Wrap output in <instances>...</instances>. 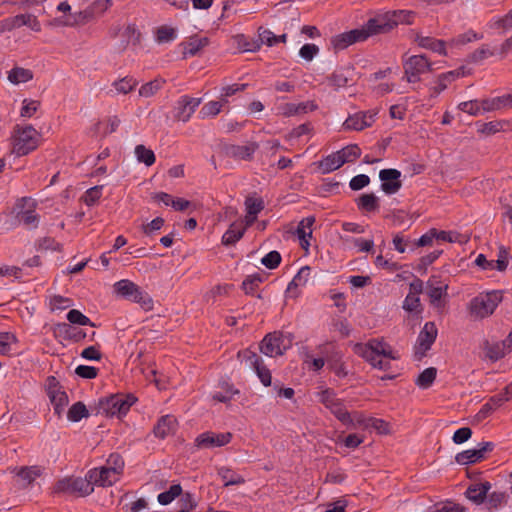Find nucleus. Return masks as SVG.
Segmentation results:
<instances>
[{"label": "nucleus", "mask_w": 512, "mask_h": 512, "mask_svg": "<svg viewBox=\"0 0 512 512\" xmlns=\"http://www.w3.org/2000/svg\"><path fill=\"white\" fill-rule=\"evenodd\" d=\"M415 14L407 10H393L378 14L369 19V26L375 30V35L390 32L399 24H411Z\"/></svg>", "instance_id": "nucleus-1"}, {"label": "nucleus", "mask_w": 512, "mask_h": 512, "mask_svg": "<svg viewBox=\"0 0 512 512\" xmlns=\"http://www.w3.org/2000/svg\"><path fill=\"white\" fill-rule=\"evenodd\" d=\"M136 401L137 398L133 394H113L109 397L99 399L97 414H103L109 417H121L129 411L130 407Z\"/></svg>", "instance_id": "nucleus-2"}, {"label": "nucleus", "mask_w": 512, "mask_h": 512, "mask_svg": "<svg viewBox=\"0 0 512 512\" xmlns=\"http://www.w3.org/2000/svg\"><path fill=\"white\" fill-rule=\"evenodd\" d=\"M36 202L30 197H21L16 200L11 213L14 214V220L10 222L7 229L17 227L23 223L27 228H37L39 215L35 212Z\"/></svg>", "instance_id": "nucleus-3"}, {"label": "nucleus", "mask_w": 512, "mask_h": 512, "mask_svg": "<svg viewBox=\"0 0 512 512\" xmlns=\"http://www.w3.org/2000/svg\"><path fill=\"white\" fill-rule=\"evenodd\" d=\"M114 290L121 297L138 303L145 311L153 309V299L150 295L128 279L117 281Z\"/></svg>", "instance_id": "nucleus-4"}, {"label": "nucleus", "mask_w": 512, "mask_h": 512, "mask_svg": "<svg viewBox=\"0 0 512 512\" xmlns=\"http://www.w3.org/2000/svg\"><path fill=\"white\" fill-rule=\"evenodd\" d=\"M354 351L357 355L365 359L366 361H373L375 359L386 357L392 360H396L399 357L394 354L391 346L386 343L383 339H370L367 343H358L354 347Z\"/></svg>", "instance_id": "nucleus-5"}, {"label": "nucleus", "mask_w": 512, "mask_h": 512, "mask_svg": "<svg viewBox=\"0 0 512 512\" xmlns=\"http://www.w3.org/2000/svg\"><path fill=\"white\" fill-rule=\"evenodd\" d=\"M292 342L293 335L291 333L274 331L263 338L260 343V351L269 357L279 356L291 347Z\"/></svg>", "instance_id": "nucleus-6"}, {"label": "nucleus", "mask_w": 512, "mask_h": 512, "mask_svg": "<svg viewBox=\"0 0 512 512\" xmlns=\"http://www.w3.org/2000/svg\"><path fill=\"white\" fill-rule=\"evenodd\" d=\"M502 301L501 291H491L485 295L477 296L470 302V314L475 319H483L495 311Z\"/></svg>", "instance_id": "nucleus-7"}, {"label": "nucleus", "mask_w": 512, "mask_h": 512, "mask_svg": "<svg viewBox=\"0 0 512 512\" xmlns=\"http://www.w3.org/2000/svg\"><path fill=\"white\" fill-rule=\"evenodd\" d=\"M40 134L37 130L27 125L23 128L17 129V133L14 136L13 152L17 156H24L34 151L39 145Z\"/></svg>", "instance_id": "nucleus-8"}, {"label": "nucleus", "mask_w": 512, "mask_h": 512, "mask_svg": "<svg viewBox=\"0 0 512 512\" xmlns=\"http://www.w3.org/2000/svg\"><path fill=\"white\" fill-rule=\"evenodd\" d=\"M319 401L345 426L353 425L352 414L344 405V401L336 397L334 390L327 388L319 393Z\"/></svg>", "instance_id": "nucleus-9"}, {"label": "nucleus", "mask_w": 512, "mask_h": 512, "mask_svg": "<svg viewBox=\"0 0 512 512\" xmlns=\"http://www.w3.org/2000/svg\"><path fill=\"white\" fill-rule=\"evenodd\" d=\"M372 35H375V30L373 27L369 26L368 20L361 28L353 29L334 36L331 39V44L335 50H343L356 42L365 41Z\"/></svg>", "instance_id": "nucleus-10"}, {"label": "nucleus", "mask_w": 512, "mask_h": 512, "mask_svg": "<svg viewBox=\"0 0 512 512\" xmlns=\"http://www.w3.org/2000/svg\"><path fill=\"white\" fill-rule=\"evenodd\" d=\"M93 491L94 487L92 486L88 474L86 475L85 478L67 477L57 481L55 485V492L57 493H68L76 494L78 496H87L90 495Z\"/></svg>", "instance_id": "nucleus-11"}, {"label": "nucleus", "mask_w": 512, "mask_h": 512, "mask_svg": "<svg viewBox=\"0 0 512 512\" xmlns=\"http://www.w3.org/2000/svg\"><path fill=\"white\" fill-rule=\"evenodd\" d=\"M404 77L409 83H416L420 75L432 71V63L425 55H413L403 62Z\"/></svg>", "instance_id": "nucleus-12"}, {"label": "nucleus", "mask_w": 512, "mask_h": 512, "mask_svg": "<svg viewBox=\"0 0 512 512\" xmlns=\"http://www.w3.org/2000/svg\"><path fill=\"white\" fill-rule=\"evenodd\" d=\"M437 334L438 329L434 322L429 321L424 324L414 346L415 355L419 360L426 356V353L431 349Z\"/></svg>", "instance_id": "nucleus-13"}, {"label": "nucleus", "mask_w": 512, "mask_h": 512, "mask_svg": "<svg viewBox=\"0 0 512 512\" xmlns=\"http://www.w3.org/2000/svg\"><path fill=\"white\" fill-rule=\"evenodd\" d=\"M239 357H243L245 362L256 372L261 383L268 387L272 384V375L270 370L263 364L262 358L250 350H244L238 353Z\"/></svg>", "instance_id": "nucleus-14"}, {"label": "nucleus", "mask_w": 512, "mask_h": 512, "mask_svg": "<svg viewBox=\"0 0 512 512\" xmlns=\"http://www.w3.org/2000/svg\"><path fill=\"white\" fill-rule=\"evenodd\" d=\"M232 439V433H215V432H204L198 435L195 439V445L198 448L210 449L215 447H222L230 443Z\"/></svg>", "instance_id": "nucleus-15"}, {"label": "nucleus", "mask_w": 512, "mask_h": 512, "mask_svg": "<svg viewBox=\"0 0 512 512\" xmlns=\"http://www.w3.org/2000/svg\"><path fill=\"white\" fill-rule=\"evenodd\" d=\"M401 172L394 168L382 169L379 172V179L381 180V189L387 195L397 193L401 187Z\"/></svg>", "instance_id": "nucleus-16"}, {"label": "nucleus", "mask_w": 512, "mask_h": 512, "mask_svg": "<svg viewBox=\"0 0 512 512\" xmlns=\"http://www.w3.org/2000/svg\"><path fill=\"white\" fill-rule=\"evenodd\" d=\"M201 98H194L188 95L181 96L176 102L175 106V119L187 122L196 108L201 104Z\"/></svg>", "instance_id": "nucleus-17"}, {"label": "nucleus", "mask_w": 512, "mask_h": 512, "mask_svg": "<svg viewBox=\"0 0 512 512\" xmlns=\"http://www.w3.org/2000/svg\"><path fill=\"white\" fill-rule=\"evenodd\" d=\"M376 113L373 111H360L350 115L343 123L344 130L361 131L372 126L375 122Z\"/></svg>", "instance_id": "nucleus-18"}, {"label": "nucleus", "mask_w": 512, "mask_h": 512, "mask_svg": "<svg viewBox=\"0 0 512 512\" xmlns=\"http://www.w3.org/2000/svg\"><path fill=\"white\" fill-rule=\"evenodd\" d=\"M355 70L352 66H342L337 68L330 76L327 77V81L330 86L334 87L335 90L350 86L354 83Z\"/></svg>", "instance_id": "nucleus-19"}, {"label": "nucleus", "mask_w": 512, "mask_h": 512, "mask_svg": "<svg viewBox=\"0 0 512 512\" xmlns=\"http://www.w3.org/2000/svg\"><path fill=\"white\" fill-rule=\"evenodd\" d=\"M257 149L258 144L254 142L247 145L225 144L222 147L225 156L236 160H251Z\"/></svg>", "instance_id": "nucleus-20"}, {"label": "nucleus", "mask_w": 512, "mask_h": 512, "mask_svg": "<svg viewBox=\"0 0 512 512\" xmlns=\"http://www.w3.org/2000/svg\"><path fill=\"white\" fill-rule=\"evenodd\" d=\"M119 475V473L112 472V470L106 466L94 468L88 472V477L91 480L92 486H111L118 481Z\"/></svg>", "instance_id": "nucleus-21"}, {"label": "nucleus", "mask_w": 512, "mask_h": 512, "mask_svg": "<svg viewBox=\"0 0 512 512\" xmlns=\"http://www.w3.org/2000/svg\"><path fill=\"white\" fill-rule=\"evenodd\" d=\"M439 283H440V281L438 280V277L434 276V275L431 276L426 283L427 294L430 298V302L432 305H434L436 307L443 306L441 300L444 296L447 295V289H448L447 284L437 286V284H439Z\"/></svg>", "instance_id": "nucleus-22"}, {"label": "nucleus", "mask_w": 512, "mask_h": 512, "mask_svg": "<svg viewBox=\"0 0 512 512\" xmlns=\"http://www.w3.org/2000/svg\"><path fill=\"white\" fill-rule=\"evenodd\" d=\"M491 489V483L485 481L483 483H475L468 486L465 496L476 505H481L485 502L487 493Z\"/></svg>", "instance_id": "nucleus-23"}, {"label": "nucleus", "mask_w": 512, "mask_h": 512, "mask_svg": "<svg viewBox=\"0 0 512 512\" xmlns=\"http://www.w3.org/2000/svg\"><path fill=\"white\" fill-rule=\"evenodd\" d=\"M176 423V418L172 415H164L160 417L153 428L155 437L159 439L166 438L175 431Z\"/></svg>", "instance_id": "nucleus-24"}, {"label": "nucleus", "mask_w": 512, "mask_h": 512, "mask_svg": "<svg viewBox=\"0 0 512 512\" xmlns=\"http://www.w3.org/2000/svg\"><path fill=\"white\" fill-rule=\"evenodd\" d=\"M11 30L20 28L22 26H28L35 32L41 31V24L37 20L36 16L31 14H18L13 17H8Z\"/></svg>", "instance_id": "nucleus-25"}, {"label": "nucleus", "mask_w": 512, "mask_h": 512, "mask_svg": "<svg viewBox=\"0 0 512 512\" xmlns=\"http://www.w3.org/2000/svg\"><path fill=\"white\" fill-rule=\"evenodd\" d=\"M509 398L505 394H496L489 398V400L481 407L476 414L477 421H483L497 408L502 406Z\"/></svg>", "instance_id": "nucleus-26"}, {"label": "nucleus", "mask_w": 512, "mask_h": 512, "mask_svg": "<svg viewBox=\"0 0 512 512\" xmlns=\"http://www.w3.org/2000/svg\"><path fill=\"white\" fill-rule=\"evenodd\" d=\"M310 274L311 268L309 266L302 267L288 284L286 292L290 293L294 298L298 297L299 293L296 291V289L307 284Z\"/></svg>", "instance_id": "nucleus-27"}, {"label": "nucleus", "mask_w": 512, "mask_h": 512, "mask_svg": "<svg viewBox=\"0 0 512 512\" xmlns=\"http://www.w3.org/2000/svg\"><path fill=\"white\" fill-rule=\"evenodd\" d=\"M483 111H495L506 107H512V95L507 94L492 99L481 101Z\"/></svg>", "instance_id": "nucleus-28"}, {"label": "nucleus", "mask_w": 512, "mask_h": 512, "mask_svg": "<svg viewBox=\"0 0 512 512\" xmlns=\"http://www.w3.org/2000/svg\"><path fill=\"white\" fill-rule=\"evenodd\" d=\"M416 42L424 49L431 50L441 55H446L445 41L429 36H417Z\"/></svg>", "instance_id": "nucleus-29"}, {"label": "nucleus", "mask_w": 512, "mask_h": 512, "mask_svg": "<svg viewBox=\"0 0 512 512\" xmlns=\"http://www.w3.org/2000/svg\"><path fill=\"white\" fill-rule=\"evenodd\" d=\"M342 165H344V160L341 158L339 151H337L323 158L319 162L318 167L323 174H327L339 169Z\"/></svg>", "instance_id": "nucleus-30"}, {"label": "nucleus", "mask_w": 512, "mask_h": 512, "mask_svg": "<svg viewBox=\"0 0 512 512\" xmlns=\"http://www.w3.org/2000/svg\"><path fill=\"white\" fill-rule=\"evenodd\" d=\"M317 105L313 101H307L302 103H287L283 106L282 111L285 116H293L298 114H304L308 111H314L317 109Z\"/></svg>", "instance_id": "nucleus-31"}, {"label": "nucleus", "mask_w": 512, "mask_h": 512, "mask_svg": "<svg viewBox=\"0 0 512 512\" xmlns=\"http://www.w3.org/2000/svg\"><path fill=\"white\" fill-rule=\"evenodd\" d=\"M357 208L364 212H374L379 209V199L374 193L361 194L356 199Z\"/></svg>", "instance_id": "nucleus-32"}, {"label": "nucleus", "mask_w": 512, "mask_h": 512, "mask_svg": "<svg viewBox=\"0 0 512 512\" xmlns=\"http://www.w3.org/2000/svg\"><path fill=\"white\" fill-rule=\"evenodd\" d=\"M508 502V495L506 492L501 491H493L492 493H487V497L485 500L486 508L489 512L498 510L502 506H505Z\"/></svg>", "instance_id": "nucleus-33"}, {"label": "nucleus", "mask_w": 512, "mask_h": 512, "mask_svg": "<svg viewBox=\"0 0 512 512\" xmlns=\"http://www.w3.org/2000/svg\"><path fill=\"white\" fill-rule=\"evenodd\" d=\"M112 6V0H96L85 10L80 11L84 18H94L102 15Z\"/></svg>", "instance_id": "nucleus-34"}, {"label": "nucleus", "mask_w": 512, "mask_h": 512, "mask_svg": "<svg viewBox=\"0 0 512 512\" xmlns=\"http://www.w3.org/2000/svg\"><path fill=\"white\" fill-rule=\"evenodd\" d=\"M245 207L247 211V225H250L254 221L256 215L264 209V201L262 198L248 196L245 199Z\"/></svg>", "instance_id": "nucleus-35"}, {"label": "nucleus", "mask_w": 512, "mask_h": 512, "mask_svg": "<svg viewBox=\"0 0 512 512\" xmlns=\"http://www.w3.org/2000/svg\"><path fill=\"white\" fill-rule=\"evenodd\" d=\"M33 72L23 67H14L8 72V80L14 85L29 82L33 79Z\"/></svg>", "instance_id": "nucleus-36"}, {"label": "nucleus", "mask_w": 512, "mask_h": 512, "mask_svg": "<svg viewBox=\"0 0 512 512\" xmlns=\"http://www.w3.org/2000/svg\"><path fill=\"white\" fill-rule=\"evenodd\" d=\"M48 397L54 407V412L58 416L63 412L64 407L68 404V395L61 389L48 391Z\"/></svg>", "instance_id": "nucleus-37"}, {"label": "nucleus", "mask_w": 512, "mask_h": 512, "mask_svg": "<svg viewBox=\"0 0 512 512\" xmlns=\"http://www.w3.org/2000/svg\"><path fill=\"white\" fill-rule=\"evenodd\" d=\"M246 228L233 223L229 229L222 236V244L225 246H232L238 242L244 235Z\"/></svg>", "instance_id": "nucleus-38"}, {"label": "nucleus", "mask_w": 512, "mask_h": 512, "mask_svg": "<svg viewBox=\"0 0 512 512\" xmlns=\"http://www.w3.org/2000/svg\"><path fill=\"white\" fill-rule=\"evenodd\" d=\"M485 355L491 361L495 362L502 359L506 355L505 343H490L488 340L484 342Z\"/></svg>", "instance_id": "nucleus-39"}, {"label": "nucleus", "mask_w": 512, "mask_h": 512, "mask_svg": "<svg viewBox=\"0 0 512 512\" xmlns=\"http://www.w3.org/2000/svg\"><path fill=\"white\" fill-rule=\"evenodd\" d=\"M258 35L262 44L272 47L278 43H286L287 34L276 36L271 30L259 27Z\"/></svg>", "instance_id": "nucleus-40"}, {"label": "nucleus", "mask_w": 512, "mask_h": 512, "mask_svg": "<svg viewBox=\"0 0 512 512\" xmlns=\"http://www.w3.org/2000/svg\"><path fill=\"white\" fill-rule=\"evenodd\" d=\"M477 448L459 452L455 456V461L460 465H469L482 461V454Z\"/></svg>", "instance_id": "nucleus-41"}, {"label": "nucleus", "mask_w": 512, "mask_h": 512, "mask_svg": "<svg viewBox=\"0 0 512 512\" xmlns=\"http://www.w3.org/2000/svg\"><path fill=\"white\" fill-rule=\"evenodd\" d=\"M218 475L224 482V486L240 485L245 483V479L228 467H221L218 469Z\"/></svg>", "instance_id": "nucleus-42"}, {"label": "nucleus", "mask_w": 512, "mask_h": 512, "mask_svg": "<svg viewBox=\"0 0 512 512\" xmlns=\"http://www.w3.org/2000/svg\"><path fill=\"white\" fill-rule=\"evenodd\" d=\"M455 81V75L453 72H446L438 75L437 85L430 89V96L437 97L442 91H444L448 84Z\"/></svg>", "instance_id": "nucleus-43"}, {"label": "nucleus", "mask_w": 512, "mask_h": 512, "mask_svg": "<svg viewBox=\"0 0 512 512\" xmlns=\"http://www.w3.org/2000/svg\"><path fill=\"white\" fill-rule=\"evenodd\" d=\"M437 375V369L434 367H429L424 369L417 379L415 380V384L422 388L427 389L429 388L435 381Z\"/></svg>", "instance_id": "nucleus-44"}, {"label": "nucleus", "mask_w": 512, "mask_h": 512, "mask_svg": "<svg viewBox=\"0 0 512 512\" xmlns=\"http://www.w3.org/2000/svg\"><path fill=\"white\" fill-rule=\"evenodd\" d=\"M89 411L81 401L74 403L68 410L67 417L72 422H79L82 418H87Z\"/></svg>", "instance_id": "nucleus-45"}, {"label": "nucleus", "mask_w": 512, "mask_h": 512, "mask_svg": "<svg viewBox=\"0 0 512 512\" xmlns=\"http://www.w3.org/2000/svg\"><path fill=\"white\" fill-rule=\"evenodd\" d=\"M135 155L140 163H144L148 167L153 165L156 160L154 152L146 148L143 144H139L135 147Z\"/></svg>", "instance_id": "nucleus-46"}, {"label": "nucleus", "mask_w": 512, "mask_h": 512, "mask_svg": "<svg viewBox=\"0 0 512 512\" xmlns=\"http://www.w3.org/2000/svg\"><path fill=\"white\" fill-rule=\"evenodd\" d=\"M182 494V487L180 484H173L167 491L160 493L157 497L161 505L170 504L175 498Z\"/></svg>", "instance_id": "nucleus-47"}, {"label": "nucleus", "mask_w": 512, "mask_h": 512, "mask_svg": "<svg viewBox=\"0 0 512 512\" xmlns=\"http://www.w3.org/2000/svg\"><path fill=\"white\" fill-rule=\"evenodd\" d=\"M165 80L156 78L148 83L142 85L139 89V95L142 97H151L156 94L164 85Z\"/></svg>", "instance_id": "nucleus-48"}, {"label": "nucleus", "mask_w": 512, "mask_h": 512, "mask_svg": "<svg viewBox=\"0 0 512 512\" xmlns=\"http://www.w3.org/2000/svg\"><path fill=\"white\" fill-rule=\"evenodd\" d=\"M58 328L64 331L66 339L73 340L74 342H80L87 336L85 331L73 328L67 323L58 324Z\"/></svg>", "instance_id": "nucleus-49"}, {"label": "nucleus", "mask_w": 512, "mask_h": 512, "mask_svg": "<svg viewBox=\"0 0 512 512\" xmlns=\"http://www.w3.org/2000/svg\"><path fill=\"white\" fill-rule=\"evenodd\" d=\"M221 388L223 389V391H217L212 396L213 400L221 403L229 402L233 398L234 394L239 393L238 390H235L233 388V385H230L227 382H223Z\"/></svg>", "instance_id": "nucleus-50"}, {"label": "nucleus", "mask_w": 512, "mask_h": 512, "mask_svg": "<svg viewBox=\"0 0 512 512\" xmlns=\"http://www.w3.org/2000/svg\"><path fill=\"white\" fill-rule=\"evenodd\" d=\"M123 36L126 38V41L122 44L120 48V52L124 51L128 45V43L131 41L134 45H137L140 43L141 39V33L137 30L136 26L134 24H129L124 32Z\"/></svg>", "instance_id": "nucleus-51"}, {"label": "nucleus", "mask_w": 512, "mask_h": 512, "mask_svg": "<svg viewBox=\"0 0 512 512\" xmlns=\"http://www.w3.org/2000/svg\"><path fill=\"white\" fill-rule=\"evenodd\" d=\"M40 475L41 469L38 466L22 467L17 472V476H19L23 481H25L26 485L32 484L34 480Z\"/></svg>", "instance_id": "nucleus-52"}, {"label": "nucleus", "mask_w": 512, "mask_h": 512, "mask_svg": "<svg viewBox=\"0 0 512 512\" xmlns=\"http://www.w3.org/2000/svg\"><path fill=\"white\" fill-rule=\"evenodd\" d=\"M442 253L443 250H434L431 253L421 257L419 259V263L416 266V270L422 275L425 274L427 272L428 266L434 263Z\"/></svg>", "instance_id": "nucleus-53"}, {"label": "nucleus", "mask_w": 512, "mask_h": 512, "mask_svg": "<svg viewBox=\"0 0 512 512\" xmlns=\"http://www.w3.org/2000/svg\"><path fill=\"white\" fill-rule=\"evenodd\" d=\"M66 317L71 324H77L81 326L89 325L92 327L96 326L86 315H84L81 311L77 309H71L67 313Z\"/></svg>", "instance_id": "nucleus-54"}, {"label": "nucleus", "mask_w": 512, "mask_h": 512, "mask_svg": "<svg viewBox=\"0 0 512 512\" xmlns=\"http://www.w3.org/2000/svg\"><path fill=\"white\" fill-rule=\"evenodd\" d=\"M176 38V31L174 28L167 25H162L156 30V41L158 43H168Z\"/></svg>", "instance_id": "nucleus-55"}, {"label": "nucleus", "mask_w": 512, "mask_h": 512, "mask_svg": "<svg viewBox=\"0 0 512 512\" xmlns=\"http://www.w3.org/2000/svg\"><path fill=\"white\" fill-rule=\"evenodd\" d=\"M138 82L133 78L126 76L120 80H117L113 83V86L119 93L127 94L131 92L136 86Z\"/></svg>", "instance_id": "nucleus-56"}, {"label": "nucleus", "mask_w": 512, "mask_h": 512, "mask_svg": "<svg viewBox=\"0 0 512 512\" xmlns=\"http://www.w3.org/2000/svg\"><path fill=\"white\" fill-rule=\"evenodd\" d=\"M225 104L221 99L220 101H210L206 103L200 110L202 118L214 117L220 113L221 108Z\"/></svg>", "instance_id": "nucleus-57"}, {"label": "nucleus", "mask_w": 512, "mask_h": 512, "mask_svg": "<svg viewBox=\"0 0 512 512\" xmlns=\"http://www.w3.org/2000/svg\"><path fill=\"white\" fill-rule=\"evenodd\" d=\"M341 158L345 163L353 162L361 155V149L358 145H348L339 151Z\"/></svg>", "instance_id": "nucleus-58"}, {"label": "nucleus", "mask_w": 512, "mask_h": 512, "mask_svg": "<svg viewBox=\"0 0 512 512\" xmlns=\"http://www.w3.org/2000/svg\"><path fill=\"white\" fill-rule=\"evenodd\" d=\"M262 281L263 278L259 274L250 275L242 282V289L247 295H253Z\"/></svg>", "instance_id": "nucleus-59"}, {"label": "nucleus", "mask_w": 512, "mask_h": 512, "mask_svg": "<svg viewBox=\"0 0 512 512\" xmlns=\"http://www.w3.org/2000/svg\"><path fill=\"white\" fill-rule=\"evenodd\" d=\"M208 44V38L188 42L184 47V56H195Z\"/></svg>", "instance_id": "nucleus-60"}, {"label": "nucleus", "mask_w": 512, "mask_h": 512, "mask_svg": "<svg viewBox=\"0 0 512 512\" xmlns=\"http://www.w3.org/2000/svg\"><path fill=\"white\" fill-rule=\"evenodd\" d=\"M16 343L17 338L13 333L0 332V355H8L11 351L10 343Z\"/></svg>", "instance_id": "nucleus-61"}, {"label": "nucleus", "mask_w": 512, "mask_h": 512, "mask_svg": "<svg viewBox=\"0 0 512 512\" xmlns=\"http://www.w3.org/2000/svg\"><path fill=\"white\" fill-rule=\"evenodd\" d=\"M282 257L281 254L276 251H270L267 253L262 259L261 263L268 269L273 270L276 269L281 263Z\"/></svg>", "instance_id": "nucleus-62"}, {"label": "nucleus", "mask_w": 512, "mask_h": 512, "mask_svg": "<svg viewBox=\"0 0 512 512\" xmlns=\"http://www.w3.org/2000/svg\"><path fill=\"white\" fill-rule=\"evenodd\" d=\"M103 186H94L89 188L84 195L82 196V200L88 206H93L101 197Z\"/></svg>", "instance_id": "nucleus-63"}, {"label": "nucleus", "mask_w": 512, "mask_h": 512, "mask_svg": "<svg viewBox=\"0 0 512 512\" xmlns=\"http://www.w3.org/2000/svg\"><path fill=\"white\" fill-rule=\"evenodd\" d=\"M105 466L111 469L112 472L122 474L124 468V460L120 454L112 453L109 455Z\"/></svg>", "instance_id": "nucleus-64"}]
</instances>
